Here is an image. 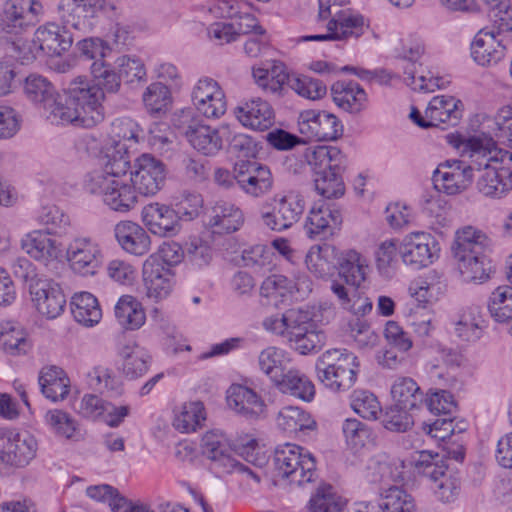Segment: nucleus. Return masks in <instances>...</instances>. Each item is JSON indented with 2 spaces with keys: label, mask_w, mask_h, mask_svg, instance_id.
<instances>
[{
  "label": "nucleus",
  "mask_w": 512,
  "mask_h": 512,
  "mask_svg": "<svg viewBox=\"0 0 512 512\" xmlns=\"http://www.w3.org/2000/svg\"><path fill=\"white\" fill-rule=\"evenodd\" d=\"M101 97L98 88L90 87L85 77L78 76L63 95L57 92L43 111L51 123L92 128L104 119Z\"/></svg>",
  "instance_id": "1"
},
{
  "label": "nucleus",
  "mask_w": 512,
  "mask_h": 512,
  "mask_svg": "<svg viewBox=\"0 0 512 512\" xmlns=\"http://www.w3.org/2000/svg\"><path fill=\"white\" fill-rule=\"evenodd\" d=\"M304 159L314 172L317 193L324 198H339L345 193L342 173L346 168V157L338 147H307Z\"/></svg>",
  "instance_id": "2"
},
{
  "label": "nucleus",
  "mask_w": 512,
  "mask_h": 512,
  "mask_svg": "<svg viewBox=\"0 0 512 512\" xmlns=\"http://www.w3.org/2000/svg\"><path fill=\"white\" fill-rule=\"evenodd\" d=\"M359 363L346 349L325 351L316 363L319 381L333 392L349 390L356 382Z\"/></svg>",
  "instance_id": "3"
},
{
  "label": "nucleus",
  "mask_w": 512,
  "mask_h": 512,
  "mask_svg": "<svg viewBox=\"0 0 512 512\" xmlns=\"http://www.w3.org/2000/svg\"><path fill=\"white\" fill-rule=\"evenodd\" d=\"M414 468L418 475L431 483V489L438 501L449 504L459 496L461 483L457 476L448 473V467L438 453L420 451L414 459Z\"/></svg>",
  "instance_id": "4"
},
{
  "label": "nucleus",
  "mask_w": 512,
  "mask_h": 512,
  "mask_svg": "<svg viewBox=\"0 0 512 512\" xmlns=\"http://www.w3.org/2000/svg\"><path fill=\"white\" fill-rule=\"evenodd\" d=\"M448 139L472 174L502 162V150L498 148L497 141L486 133L469 137L448 135Z\"/></svg>",
  "instance_id": "5"
},
{
  "label": "nucleus",
  "mask_w": 512,
  "mask_h": 512,
  "mask_svg": "<svg viewBox=\"0 0 512 512\" xmlns=\"http://www.w3.org/2000/svg\"><path fill=\"white\" fill-rule=\"evenodd\" d=\"M179 134L184 136L191 147L204 156H214L223 145L219 131L196 117L193 111L181 110L172 119Z\"/></svg>",
  "instance_id": "6"
},
{
  "label": "nucleus",
  "mask_w": 512,
  "mask_h": 512,
  "mask_svg": "<svg viewBox=\"0 0 512 512\" xmlns=\"http://www.w3.org/2000/svg\"><path fill=\"white\" fill-rule=\"evenodd\" d=\"M274 463L278 476L292 484L303 485L314 481V457L301 446L287 443L276 449Z\"/></svg>",
  "instance_id": "7"
},
{
  "label": "nucleus",
  "mask_w": 512,
  "mask_h": 512,
  "mask_svg": "<svg viewBox=\"0 0 512 512\" xmlns=\"http://www.w3.org/2000/svg\"><path fill=\"white\" fill-rule=\"evenodd\" d=\"M312 291V281L305 274H298L294 279L284 275H271L260 286L263 305L279 307L292 301L304 300Z\"/></svg>",
  "instance_id": "8"
},
{
  "label": "nucleus",
  "mask_w": 512,
  "mask_h": 512,
  "mask_svg": "<svg viewBox=\"0 0 512 512\" xmlns=\"http://www.w3.org/2000/svg\"><path fill=\"white\" fill-rule=\"evenodd\" d=\"M83 187L86 192L100 196L103 203L116 212H129L138 201L129 177L105 179L97 176L95 180H83Z\"/></svg>",
  "instance_id": "9"
},
{
  "label": "nucleus",
  "mask_w": 512,
  "mask_h": 512,
  "mask_svg": "<svg viewBox=\"0 0 512 512\" xmlns=\"http://www.w3.org/2000/svg\"><path fill=\"white\" fill-rule=\"evenodd\" d=\"M74 41V35L55 22H47L39 26L32 44L23 43L20 50L23 51L22 61L31 62L42 52L48 56H60L70 49Z\"/></svg>",
  "instance_id": "10"
},
{
  "label": "nucleus",
  "mask_w": 512,
  "mask_h": 512,
  "mask_svg": "<svg viewBox=\"0 0 512 512\" xmlns=\"http://www.w3.org/2000/svg\"><path fill=\"white\" fill-rule=\"evenodd\" d=\"M129 178L137 193L154 196L165 184V165L150 154H142L135 159Z\"/></svg>",
  "instance_id": "11"
},
{
  "label": "nucleus",
  "mask_w": 512,
  "mask_h": 512,
  "mask_svg": "<svg viewBox=\"0 0 512 512\" xmlns=\"http://www.w3.org/2000/svg\"><path fill=\"white\" fill-rule=\"evenodd\" d=\"M272 211L261 214L264 225L277 232L284 231L297 223L304 212V199L293 192L276 194L272 199Z\"/></svg>",
  "instance_id": "12"
},
{
  "label": "nucleus",
  "mask_w": 512,
  "mask_h": 512,
  "mask_svg": "<svg viewBox=\"0 0 512 512\" xmlns=\"http://www.w3.org/2000/svg\"><path fill=\"white\" fill-rule=\"evenodd\" d=\"M66 259L71 269L82 276L95 275L102 265L100 244L91 237H76L66 248Z\"/></svg>",
  "instance_id": "13"
},
{
  "label": "nucleus",
  "mask_w": 512,
  "mask_h": 512,
  "mask_svg": "<svg viewBox=\"0 0 512 512\" xmlns=\"http://www.w3.org/2000/svg\"><path fill=\"white\" fill-rule=\"evenodd\" d=\"M236 184L247 195L259 198L271 192L273 176L267 165L257 161L239 160L235 163Z\"/></svg>",
  "instance_id": "14"
},
{
  "label": "nucleus",
  "mask_w": 512,
  "mask_h": 512,
  "mask_svg": "<svg viewBox=\"0 0 512 512\" xmlns=\"http://www.w3.org/2000/svg\"><path fill=\"white\" fill-rule=\"evenodd\" d=\"M298 129L302 135L317 141H334L343 134V125L334 114L318 110L302 111Z\"/></svg>",
  "instance_id": "15"
},
{
  "label": "nucleus",
  "mask_w": 512,
  "mask_h": 512,
  "mask_svg": "<svg viewBox=\"0 0 512 512\" xmlns=\"http://www.w3.org/2000/svg\"><path fill=\"white\" fill-rule=\"evenodd\" d=\"M142 281L146 296L156 302L167 298L175 284L173 272L156 254L150 255L144 261Z\"/></svg>",
  "instance_id": "16"
},
{
  "label": "nucleus",
  "mask_w": 512,
  "mask_h": 512,
  "mask_svg": "<svg viewBox=\"0 0 512 512\" xmlns=\"http://www.w3.org/2000/svg\"><path fill=\"white\" fill-rule=\"evenodd\" d=\"M31 299L38 312L49 319L58 317L66 304L58 283L46 278H32L29 283Z\"/></svg>",
  "instance_id": "17"
},
{
  "label": "nucleus",
  "mask_w": 512,
  "mask_h": 512,
  "mask_svg": "<svg viewBox=\"0 0 512 512\" xmlns=\"http://www.w3.org/2000/svg\"><path fill=\"white\" fill-rule=\"evenodd\" d=\"M472 180L473 174L466 167L465 162L458 159L441 162L432 175L435 189L447 195L462 193Z\"/></svg>",
  "instance_id": "18"
},
{
  "label": "nucleus",
  "mask_w": 512,
  "mask_h": 512,
  "mask_svg": "<svg viewBox=\"0 0 512 512\" xmlns=\"http://www.w3.org/2000/svg\"><path fill=\"white\" fill-rule=\"evenodd\" d=\"M191 99L196 110L206 118H220L227 109L224 91L211 78L198 80L193 87Z\"/></svg>",
  "instance_id": "19"
},
{
  "label": "nucleus",
  "mask_w": 512,
  "mask_h": 512,
  "mask_svg": "<svg viewBox=\"0 0 512 512\" xmlns=\"http://www.w3.org/2000/svg\"><path fill=\"white\" fill-rule=\"evenodd\" d=\"M42 11V4L37 0H6L1 16L2 29L12 33L34 25Z\"/></svg>",
  "instance_id": "20"
},
{
  "label": "nucleus",
  "mask_w": 512,
  "mask_h": 512,
  "mask_svg": "<svg viewBox=\"0 0 512 512\" xmlns=\"http://www.w3.org/2000/svg\"><path fill=\"white\" fill-rule=\"evenodd\" d=\"M437 250V242L429 233L415 232L405 236L400 254L405 264L419 269L433 263Z\"/></svg>",
  "instance_id": "21"
},
{
  "label": "nucleus",
  "mask_w": 512,
  "mask_h": 512,
  "mask_svg": "<svg viewBox=\"0 0 512 512\" xmlns=\"http://www.w3.org/2000/svg\"><path fill=\"white\" fill-rule=\"evenodd\" d=\"M141 219L148 231L159 237H172L180 231L178 213L166 204L154 202L145 205Z\"/></svg>",
  "instance_id": "22"
},
{
  "label": "nucleus",
  "mask_w": 512,
  "mask_h": 512,
  "mask_svg": "<svg viewBox=\"0 0 512 512\" xmlns=\"http://www.w3.org/2000/svg\"><path fill=\"white\" fill-rule=\"evenodd\" d=\"M341 223L342 214L335 205L319 202L310 209L304 229L309 238H325L333 235Z\"/></svg>",
  "instance_id": "23"
},
{
  "label": "nucleus",
  "mask_w": 512,
  "mask_h": 512,
  "mask_svg": "<svg viewBox=\"0 0 512 512\" xmlns=\"http://www.w3.org/2000/svg\"><path fill=\"white\" fill-rule=\"evenodd\" d=\"M470 50L475 63L482 67H492L505 57L506 46L499 34L482 29L474 36Z\"/></svg>",
  "instance_id": "24"
},
{
  "label": "nucleus",
  "mask_w": 512,
  "mask_h": 512,
  "mask_svg": "<svg viewBox=\"0 0 512 512\" xmlns=\"http://www.w3.org/2000/svg\"><path fill=\"white\" fill-rule=\"evenodd\" d=\"M477 191L485 197L500 199L512 190V171L502 162L479 171Z\"/></svg>",
  "instance_id": "25"
},
{
  "label": "nucleus",
  "mask_w": 512,
  "mask_h": 512,
  "mask_svg": "<svg viewBox=\"0 0 512 512\" xmlns=\"http://www.w3.org/2000/svg\"><path fill=\"white\" fill-rule=\"evenodd\" d=\"M335 29L326 34L303 36L299 41H348L358 39L369 28V24L360 14L345 10L338 19Z\"/></svg>",
  "instance_id": "26"
},
{
  "label": "nucleus",
  "mask_w": 512,
  "mask_h": 512,
  "mask_svg": "<svg viewBox=\"0 0 512 512\" xmlns=\"http://www.w3.org/2000/svg\"><path fill=\"white\" fill-rule=\"evenodd\" d=\"M235 116L245 127L264 131L274 123V110L270 103L260 97H253L235 108Z\"/></svg>",
  "instance_id": "27"
},
{
  "label": "nucleus",
  "mask_w": 512,
  "mask_h": 512,
  "mask_svg": "<svg viewBox=\"0 0 512 512\" xmlns=\"http://www.w3.org/2000/svg\"><path fill=\"white\" fill-rule=\"evenodd\" d=\"M252 78L265 94L281 98L290 87L291 78L282 62L274 61L270 67L253 66Z\"/></svg>",
  "instance_id": "28"
},
{
  "label": "nucleus",
  "mask_w": 512,
  "mask_h": 512,
  "mask_svg": "<svg viewBox=\"0 0 512 512\" xmlns=\"http://www.w3.org/2000/svg\"><path fill=\"white\" fill-rule=\"evenodd\" d=\"M114 234L120 247L134 256H144L151 250V237L144 227L125 220L115 225Z\"/></svg>",
  "instance_id": "29"
},
{
  "label": "nucleus",
  "mask_w": 512,
  "mask_h": 512,
  "mask_svg": "<svg viewBox=\"0 0 512 512\" xmlns=\"http://www.w3.org/2000/svg\"><path fill=\"white\" fill-rule=\"evenodd\" d=\"M202 454L215 462L224 472L230 473L238 465L232 457V447L227 437L219 430L206 432L201 440Z\"/></svg>",
  "instance_id": "30"
},
{
  "label": "nucleus",
  "mask_w": 512,
  "mask_h": 512,
  "mask_svg": "<svg viewBox=\"0 0 512 512\" xmlns=\"http://www.w3.org/2000/svg\"><path fill=\"white\" fill-rule=\"evenodd\" d=\"M370 271L367 258L354 249L341 250L338 276L347 287H361Z\"/></svg>",
  "instance_id": "31"
},
{
  "label": "nucleus",
  "mask_w": 512,
  "mask_h": 512,
  "mask_svg": "<svg viewBox=\"0 0 512 512\" xmlns=\"http://www.w3.org/2000/svg\"><path fill=\"white\" fill-rule=\"evenodd\" d=\"M21 247L32 259L48 265L61 255V245L42 230H34L22 239Z\"/></svg>",
  "instance_id": "32"
},
{
  "label": "nucleus",
  "mask_w": 512,
  "mask_h": 512,
  "mask_svg": "<svg viewBox=\"0 0 512 512\" xmlns=\"http://www.w3.org/2000/svg\"><path fill=\"white\" fill-rule=\"evenodd\" d=\"M488 326V322L478 305L463 308L454 326L455 336L462 342L475 343L479 341Z\"/></svg>",
  "instance_id": "33"
},
{
  "label": "nucleus",
  "mask_w": 512,
  "mask_h": 512,
  "mask_svg": "<svg viewBox=\"0 0 512 512\" xmlns=\"http://www.w3.org/2000/svg\"><path fill=\"white\" fill-rule=\"evenodd\" d=\"M3 447L6 466L23 468L36 457L38 443L35 437L27 432H15L9 436L8 442Z\"/></svg>",
  "instance_id": "34"
},
{
  "label": "nucleus",
  "mask_w": 512,
  "mask_h": 512,
  "mask_svg": "<svg viewBox=\"0 0 512 512\" xmlns=\"http://www.w3.org/2000/svg\"><path fill=\"white\" fill-rule=\"evenodd\" d=\"M227 403L236 413L250 419L259 418L264 410L265 403L252 389L233 384L227 390Z\"/></svg>",
  "instance_id": "35"
},
{
  "label": "nucleus",
  "mask_w": 512,
  "mask_h": 512,
  "mask_svg": "<svg viewBox=\"0 0 512 512\" xmlns=\"http://www.w3.org/2000/svg\"><path fill=\"white\" fill-rule=\"evenodd\" d=\"M331 93L334 103L350 114L358 115L368 107V96L357 82L338 81L332 85Z\"/></svg>",
  "instance_id": "36"
},
{
  "label": "nucleus",
  "mask_w": 512,
  "mask_h": 512,
  "mask_svg": "<svg viewBox=\"0 0 512 512\" xmlns=\"http://www.w3.org/2000/svg\"><path fill=\"white\" fill-rule=\"evenodd\" d=\"M330 289L337 298L340 307L355 316H365L372 311V300L361 287H347L343 283L333 280Z\"/></svg>",
  "instance_id": "37"
},
{
  "label": "nucleus",
  "mask_w": 512,
  "mask_h": 512,
  "mask_svg": "<svg viewBox=\"0 0 512 512\" xmlns=\"http://www.w3.org/2000/svg\"><path fill=\"white\" fill-rule=\"evenodd\" d=\"M341 250L337 247L324 244L309 249L305 263L308 270L318 278H328L337 270Z\"/></svg>",
  "instance_id": "38"
},
{
  "label": "nucleus",
  "mask_w": 512,
  "mask_h": 512,
  "mask_svg": "<svg viewBox=\"0 0 512 512\" xmlns=\"http://www.w3.org/2000/svg\"><path fill=\"white\" fill-rule=\"evenodd\" d=\"M104 159L103 167L88 172L84 180H95L97 176L105 179L129 177L130 159L126 144L117 143L113 148L107 149Z\"/></svg>",
  "instance_id": "39"
},
{
  "label": "nucleus",
  "mask_w": 512,
  "mask_h": 512,
  "mask_svg": "<svg viewBox=\"0 0 512 512\" xmlns=\"http://www.w3.org/2000/svg\"><path fill=\"white\" fill-rule=\"evenodd\" d=\"M457 269L464 282L482 284L487 282L494 272L491 260L486 253L454 256Z\"/></svg>",
  "instance_id": "40"
},
{
  "label": "nucleus",
  "mask_w": 512,
  "mask_h": 512,
  "mask_svg": "<svg viewBox=\"0 0 512 512\" xmlns=\"http://www.w3.org/2000/svg\"><path fill=\"white\" fill-rule=\"evenodd\" d=\"M460 105L461 101L452 96H435L426 108V118L429 119L431 127L442 124L454 126L461 118Z\"/></svg>",
  "instance_id": "41"
},
{
  "label": "nucleus",
  "mask_w": 512,
  "mask_h": 512,
  "mask_svg": "<svg viewBox=\"0 0 512 512\" xmlns=\"http://www.w3.org/2000/svg\"><path fill=\"white\" fill-rule=\"evenodd\" d=\"M243 213L234 204L219 200L211 208L208 225L217 233H232L243 224Z\"/></svg>",
  "instance_id": "42"
},
{
  "label": "nucleus",
  "mask_w": 512,
  "mask_h": 512,
  "mask_svg": "<svg viewBox=\"0 0 512 512\" xmlns=\"http://www.w3.org/2000/svg\"><path fill=\"white\" fill-rule=\"evenodd\" d=\"M38 382L42 394L53 402L62 401L69 394L70 381L60 367H43L39 372Z\"/></svg>",
  "instance_id": "43"
},
{
  "label": "nucleus",
  "mask_w": 512,
  "mask_h": 512,
  "mask_svg": "<svg viewBox=\"0 0 512 512\" xmlns=\"http://www.w3.org/2000/svg\"><path fill=\"white\" fill-rule=\"evenodd\" d=\"M491 248V239L473 226H464L455 233L454 256L486 253Z\"/></svg>",
  "instance_id": "44"
},
{
  "label": "nucleus",
  "mask_w": 512,
  "mask_h": 512,
  "mask_svg": "<svg viewBox=\"0 0 512 512\" xmlns=\"http://www.w3.org/2000/svg\"><path fill=\"white\" fill-rule=\"evenodd\" d=\"M277 389L304 402H311L315 396L312 381L298 369H288L274 384Z\"/></svg>",
  "instance_id": "45"
},
{
  "label": "nucleus",
  "mask_w": 512,
  "mask_h": 512,
  "mask_svg": "<svg viewBox=\"0 0 512 512\" xmlns=\"http://www.w3.org/2000/svg\"><path fill=\"white\" fill-rule=\"evenodd\" d=\"M58 17L62 27L72 28L75 31L86 34L93 26V20L85 10V5L78 3V0H62L57 7Z\"/></svg>",
  "instance_id": "46"
},
{
  "label": "nucleus",
  "mask_w": 512,
  "mask_h": 512,
  "mask_svg": "<svg viewBox=\"0 0 512 512\" xmlns=\"http://www.w3.org/2000/svg\"><path fill=\"white\" fill-rule=\"evenodd\" d=\"M27 332L14 321L0 323V348L13 356L26 354L30 350Z\"/></svg>",
  "instance_id": "47"
},
{
  "label": "nucleus",
  "mask_w": 512,
  "mask_h": 512,
  "mask_svg": "<svg viewBox=\"0 0 512 512\" xmlns=\"http://www.w3.org/2000/svg\"><path fill=\"white\" fill-rule=\"evenodd\" d=\"M71 311L75 321L85 327L94 326L102 318L98 300L89 292H80L72 297Z\"/></svg>",
  "instance_id": "48"
},
{
  "label": "nucleus",
  "mask_w": 512,
  "mask_h": 512,
  "mask_svg": "<svg viewBox=\"0 0 512 512\" xmlns=\"http://www.w3.org/2000/svg\"><path fill=\"white\" fill-rule=\"evenodd\" d=\"M394 404L402 409L415 410L424 404V394L414 379L398 378L391 387Z\"/></svg>",
  "instance_id": "49"
},
{
  "label": "nucleus",
  "mask_w": 512,
  "mask_h": 512,
  "mask_svg": "<svg viewBox=\"0 0 512 512\" xmlns=\"http://www.w3.org/2000/svg\"><path fill=\"white\" fill-rule=\"evenodd\" d=\"M276 424L282 431L290 434L316 428V422L311 415L297 406H286L280 409L276 417Z\"/></svg>",
  "instance_id": "50"
},
{
  "label": "nucleus",
  "mask_w": 512,
  "mask_h": 512,
  "mask_svg": "<svg viewBox=\"0 0 512 512\" xmlns=\"http://www.w3.org/2000/svg\"><path fill=\"white\" fill-rule=\"evenodd\" d=\"M44 421L53 434L58 438L72 441H79L81 439L79 423L64 410H48L45 413Z\"/></svg>",
  "instance_id": "51"
},
{
  "label": "nucleus",
  "mask_w": 512,
  "mask_h": 512,
  "mask_svg": "<svg viewBox=\"0 0 512 512\" xmlns=\"http://www.w3.org/2000/svg\"><path fill=\"white\" fill-rule=\"evenodd\" d=\"M115 317L119 325L126 330L139 329L146 319L141 303L131 295L119 298L115 305Z\"/></svg>",
  "instance_id": "52"
},
{
  "label": "nucleus",
  "mask_w": 512,
  "mask_h": 512,
  "mask_svg": "<svg viewBox=\"0 0 512 512\" xmlns=\"http://www.w3.org/2000/svg\"><path fill=\"white\" fill-rule=\"evenodd\" d=\"M206 420V410L201 401L183 403L175 412L173 426L182 433H190L201 428Z\"/></svg>",
  "instance_id": "53"
},
{
  "label": "nucleus",
  "mask_w": 512,
  "mask_h": 512,
  "mask_svg": "<svg viewBox=\"0 0 512 512\" xmlns=\"http://www.w3.org/2000/svg\"><path fill=\"white\" fill-rule=\"evenodd\" d=\"M122 372L129 379L143 376L149 368L150 355L147 351L136 345H126L122 348Z\"/></svg>",
  "instance_id": "54"
},
{
  "label": "nucleus",
  "mask_w": 512,
  "mask_h": 512,
  "mask_svg": "<svg viewBox=\"0 0 512 512\" xmlns=\"http://www.w3.org/2000/svg\"><path fill=\"white\" fill-rule=\"evenodd\" d=\"M24 94L29 101L39 105L43 110L56 97L57 90L54 85L44 76L30 74L24 82Z\"/></svg>",
  "instance_id": "55"
},
{
  "label": "nucleus",
  "mask_w": 512,
  "mask_h": 512,
  "mask_svg": "<svg viewBox=\"0 0 512 512\" xmlns=\"http://www.w3.org/2000/svg\"><path fill=\"white\" fill-rule=\"evenodd\" d=\"M487 309L495 322H510L512 320V286L502 285L495 288L488 298Z\"/></svg>",
  "instance_id": "56"
},
{
  "label": "nucleus",
  "mask_w": 512,
  "mask_h": 512,
  "mask_svg": "<svg viewBox=\"0 0 512 512\" xmlns=\"http://www.w3.org/2000/svg\"><path fill=\"white\" fill-rule=\"evenodd\" d=\"M91 74L94 78L95 84L89 82L90 87L98 88L102 93L101 103L105 98V94H114L120 90L121 78L119 72L116 73L114 69L107 65L103 60L93 61L90 66Z\"/></svg>",
  "instance_id": "57"
},
{
  "label": "nucleus",
  "mask_w": 512,
  "mask_h": 512,
  "mask_svg": "<svg viewBox=\"0 0 512 512\" xmlns=\"http://www.w3.org/2000/svg\"><path fill=\"white\" fill-rule=\"evenodd\" d=\"M379 508L382 512H413L415 504L410 494L403 488L393 485L382 493Z\"/></svg>",
  "instance_id": "58"
},
{
  "label": "nucleus",
  "mask_w": 512,
  "mask_h": 512,
  "mask_svg": "<svg viewBox=\"0 0 512 512\" xmlns=\"http://www.w3.org/2000/svg\"><path fill=\"white\" fill-rule=\"evenodd\" d=\"M344 500L329 484L319 486L309 502L310 512H342Z\"/></svg>",
  "instance_id": "59"
},
{
  "label": "nucleus",
  "mask_w": 512,
  "mask_h": 512,
  "mask_svg": "<svg viewBox=\"0 0 512 512\" xmlns=\"http://www.w3.org/2000/svg\"><path fill=\"white\" fill-rule=\"evenodd\" d=\"M286 355L284 350L270 346L263 349L258 356L260 370L275 384L286 371L284 364Z\"/></svg>",
  "instance_id": "60"
},
{
  "label": "nucleus",
  "mask_w": 512,
  "mask_h": 512,
  "mask_svg": "<svg viewBox=\"0 0 512 512\" xmlns=\"http://www.w3.org/2000/svg\"><path fill=\"white\" fill-rule=\"evenodd\" d=\"M38 222L45 227V233L61 236L70 226V218L55 205L44 206L38 213Z\"/></svg>",
  "instance_id": "61"
},
{
  "label": "nucleus",
  "mask_w": 512,
  "mask_h": 512,
  "mask_svg": "<svg viewBox=\"0 0 512 512\" xmlns=\"http://www.w3.org/2000/svg\"><path fill=\"white\" fill-rule=\"evenodd\" d=\"M351 408L367 420H376L382 408L376 395L367 390H355L351 395Z\"/></svg>",
  "instance_id": "62"
},
{
  "label": "nucleus",
  "mask_w": 512,
  "mask_h": 512,
  "mask_svg": "<svg viewBox=\"0 0 512 512\" xmlns=\"http://www.w3.org/2000/svg\"><path fill=\"white\" fill-rule=\"evenodd\" d=\"M288 342L297 352L307 355L322 349L326 343V335L314 325L299 333V335L288 339Z\"/></svg>",
  "instance_id": "63"
},
{
  "label": "nucleus",
  "mask_w": 512,
  "mask_h": 512,
  "mask_svg": "<svg viewBox=\"0 0 512 512\" xmlns=\"http://www.w3.org/2000/svg\"><path fill=\"white\" fill-rule=\"evenodd\" d=\"M488 128L498 142L512 148V107L503 106L498 109Z\"/></svg>",
  "instance_id": "64"
}]
</instances>
